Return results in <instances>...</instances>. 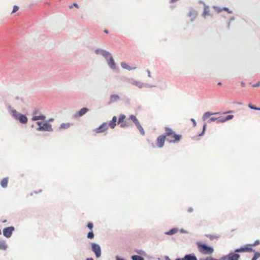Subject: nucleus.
Returning <instances> with one entry per match:
<instances>
[{
	"mask_svg": "<svg viewBox=\"0 0 260 260\" xmlns=\"http://www.w3.org/2000/svg\"><path fill=\"white\" fill-rule=\"evenodd\" d=\"M199 251L202 254L205 255H211L214 251L212 247L207 245L206 244L202 243L200 242L197 243Z\"/></svg>",
	"mask_w": 260,
	"mask_h": 260,
	"instance_id": "f257e3e1",
	"label": "nucleus"
},
{
	"mask_svg": "<svg viewBox=\"0 0 260 260\" xmlns=\"http://www.w3.org/2000/svg\"><path fill=\"white\" fill-rule=\"evenodd\" d=\"M166 133L164 135H166V137H171L174 138L173 140H170L169 138H167V141L169 143H177L178 142L181 137V135L176 134L174 131L171 128L166 127Z\"/></svg>",
	"mask_w": 260,
	"mask_h": 260,
	"instance_id": "f03ea898",
	"label": "nucleus"
},
{
	"mask_svg": "<svg viewBox=\"0 0 260 260\" xmlns=\"http://www.w3.org/2000/svg\"><path fill=\"white\" fill-rule=\"evenodd\" d=\"M125 80L128 81L132 85L135 86L139 88L152 87L153 86L143 83L142 82L133 78H125Z\"/></svg>",
	"mask_w": 260,
	"mask_h": 260,
	"instance_id": "7ed1b4c3",
	"label": "nucleus"
},
{
	"mask_svg": "<svg viewBox=\"0 0 260 260\" xmlns=\"http://www.w3.org/2000/svg\"><path fill=\"white\" fill-rule=\"evenodd\" d=\"M37 124L39 126V127L36 128L37 131L53 132V128L51 124L49 123L47 121H45L44 123L40 121H37Z\"/></svg>",
	"mask_w": 260,
	"mask_h": 260,
	"instance_id": "20e7f679",
	"label": "nucleus"
},
{
	"mask_svg": "<svg viewBox=\"0 0 260 260\" xmlns=\"http://www.w3.org/2000/svg\"><path fill=\"white\" fill-rule=\"evenodd\" d=\"M91 250L94 253L96 257L99 258L101 256V248L100 246L95 243H91Z\"/></svg>",
	"mask_w": 260,
	"mask_h": 260,
	"instance_id": "39448f33",
	"label": "nucleus"
},
{
	"mask_svg": "<svg viewBox=\"0 0 260 260\" xmlns=\"http://www.w3.org/2000/svg\"><path fill=\"white\" fill-rule=\"evenodd\" d=\"M202 16L204 19H207L208 17H213V14L210 12V8L207 4H204V10L202 14Z\"/></svg>",
	"mask_w": 260,
	"mask_h": 260,
	"instance_id": "423d86ee",
	"label": "nucleus"
},
{
	"mask_svg": "<svg viewBox=\"0 0 260 260\" xmlns=\"http://www.w3.org/2000/svg\"><path fill=\"white\" fill-rule=\"evenodd\" d=\"M15 230L14 226H9L5 228L3 230V235L6 238H10L13 233V232Z\"/></svg>",
	"mask_w": 260,
	"mask_h": 260,
	"instance_id": "0eeeda50",
	"label": "nucleus"
},
{
	"mask_svg": "<svg viewBox=\"0 0 260 260\" xmlns=\"http://www.w3.org/2000/svg\"><path fill=\"white\" fill-rule=\"evenodd\" d=\"M8 112L11 117L15 120H16L18 117L21 114L16 110L13 109L11 106H9L8 107Z\"/></svg>",
	"mask_w": 260,
	"mask_h": 260,
	"instance_id": "6e6552de",
	"label": "nucleus"
},
{
	"mask_svg": "<svg viewBox=\"0 0 260 260\" xmlns=\"http://www.w3.org/2000/svg\"><path fill=\"white\" fill-rule=\"evenodd\" d=\"M198 15V12L197 11L190 9L189 12L187 14V16L190 17V22L192 23L194 21Z\"/></svg>",
	"mask_w": 260,
	"mask_h": 260,
	"instance_id": "1a4fd4ad",
	"label": "nucleus"
},
{
	"mask_svg": "<svg viewBox=\"0 0 260 260\" xmlns=\"http://www.w3.org/2000/svg\"><path fill=\"white\" fill-rule=\"evenodd\" d=\"M108 129V125L107 123L104 122L101 124L99 127L94 129V132L96 133H102Z\"/></svg>",
	"mask_w": 260,
	"mask_h": 260,
	"instance_id": "9d476101",
	"label": "nucleus"
},
{
	"mask_svg": "<svg viewBox=\"0 0 260 260\" xmlns=\"http://www.w3.org/2000/svg\"><path fill=\"white\" fill-rule=\"evenodd\" d=\"M105 58H106L109 67L112 70L115 69L116 64L111 55L109 53V56Z\"/></svg>",
	"mask_w": 260,
	"mask_h": 260,
	"instance_id": "9b49d317",
	"label": "nucleus"
},
{
	"mask_svg": "<svg viewBox=\"0 0 260 260\" xmlns=\"http://www.w3.org/2000/svg\"><path fill=\"white\" fill-rule=\"evenodd\" d=\"M166 139V135H161L157 139V146L158 148H162L164 145L165 140Z\"/></svg>",
	"mask_w": 260,
	"mask_h": 260,
	"instance_id": "f8f14e48",
	"label": "nucleus"
},
{
	"mask_svg": "<svg viewBox=\"0 0 260 260\" xmlns=\"http://www.w3.org/2000/svg\"><path fill=\"white\" fill-rule=\"evenodd\" d=\"M176 260H198L197 257L194 253L185 254L182 258H177Z\"/></svg>",
	"mask_w": 260,
	"mask_h": 260,
	"instance_id": "ddd939ff",
	"label": "nucleus"
},
{
	"mask_svg": "<svg viewBox=\"0 0 260 260\" xmlns=\"http://www.w3.org/2000/svg\"><path fill=\"white\" fill-rule=\"evenodd\" d=\"M16 120H17L20 123L24 124L27 122L28 118L25 115L21 113Z\"/></svg>",
	"mask_w": 260,
	"mask_h": 260,
	"instance_id": "4468645a",
	"label": "nucleus"
},
{
	"mask_svg": "<svg viewBox=\"0 0 260 260\" xmlns=\"http://www.w3.org/2000/svg\"><path fill=\"white\" fill-rule=\"evenodd\" d=\"M252 250V249L251 247H242L236 249L234 251V253H237L238 252H250Z\"/></svg>",
	"mask_w": 260,
	"mask_h": 260,
	"instance_id": "2eb2a0df",
	"label": "nucleus"
},
{
	"mask_svg": "<svg viewBox=\"0 0 260 260\" xmlns=\"http://www.w3.org/2000/svg\"><path fill=\"white\" fill-rule=\"evenodd\" d=\"M240 255L238 253L234 252H230L229 253V257L228 260H239Z\"/></svg>",
	"mask_w": 260,
	"mask_h": 260,
	"instance_id": "dca6fc26",
	"label": "nucleus"
},
{
	"mask_svg": "<svg viewBox=\"0 0 260 260\" xmlns=\"http://www.w3.org/2000/svg\"><path fill=\"white\" fill-rule=\"evenodd\" d=\"M73 125V123L70 122H67V123H62L60 126L59 127L58 129L59 131L62 130V129H67L69 128L71 126Z\"/></svg>",
	"mask_w": 260,
	"mask_h": 260,
	"instance_id": "f3484780",
	"label": "nucleus"
},
{
	"mask_svg": "<svg viewBox=\"0 0 260 260\" xmlns=\"http://www.w3.org/2000/svg\"><path fill=\"white\" fill-rule=\"evenodd\" d=\"M95 52L96 54H102L104 57H108L109 56V52L102 49H96L95 51Z\"/></svg>",
	"mask_w": 260,
	"mask_h": 260,
	"instance_id": "a211bd4d",
	"label": "nucleus"
},
{
	"mask_svg": "<svg viewBox=\"0 0 260 260\" xmlns=\"http://www.w3.org/2000/svg\"><path fill=\"white\" fill-rule=\"evenodd\" d=\"M120 99V97L117 94H112L110 96L109 103L117 102Z\"/></svg>",
	"mask_w": 260,
	"mask_h": 260,
	"instance_id": "6ab92c4d",
	"label": "nucleus"
},
{
	"mask_svg": "<svg viewBox=\"0 0 260 260\" xmlns=\"http://www.w3.org/2000/svg\"><path fill=\"white\" fill-rule=\"evenodd\" d=\"M117 117L114 116L113 117L112 119L109 123V126H110L111 128H114L116 125V121H117Z\"/></svg>",
	"mask_w": 260,
	"mask_h": 260,
	"instance_id": "aec40b11",
	"label": "nucleus"
},
{
	"mask_svg": "<svg viewBox=\"0 0 260 260\" xmlns=\"http://www.w3.org/2000/svg\"><path fill=\"white\" fill-rule=\"evenodd\" d=\"M218 114H219L218 112L211 113L210 112H206L204 114V115L202 117V119L204 121H205L207 118L209 117L210 116Z\"/></svg>",
	"mask_w": 260,
	"mask_h": 260,
	"instance_id": "412c9836",
	"label": "nucleus"
},
{
	"mask_svg": "<svg viewBox=\"0 0 260 260\" xmlns=\"http://www.w3.org/2000/svg\"><path fill=\"white\" fill-rule=\"evenodd\" d=\"M88 111L89 109L87 108H82L78 111L77 114L79 117H81L86 114Z\"/></svg>",
	"mask_w": 260,
	"mask_h": 260,
	"instance_id": "4be33fe9",
	"label": "nucleus"
},
{
	"mask_svg": "<svg viewBox=\"0 0 260 260\" xmlns=\"http://www.w3.org/2000/svg\"><path fill=\"white\" fill-rule=\"evenodd\" d=\"M179 230L177 228H173L168 232H166L165 234L167 235H173L178 232Z\"/></svg>",
	"mask_w": 260,
	"mask_h": 260,
	"instance_id": "5701e85b",
	"label": "nucleus"
},
{
	"mask_svg": "<svg viewBox=\"0 0 260 260\" xmlns=\"http://www.w3.org/2000/svg\"><path fill=\"white\" fill-rule=\"evenodd\" d=\"M8 178L7 177L5 178L1 181V186L4 188H6L8 186Z\"/></svg>",
	"mask_w": 260,
	"mask_h": 260,
	"instance_id": "b1692460",
	"label": "nucleus"
},
{
	"mask_svg": "<svg viewBox=\"0 0 260 260\" xmlns=\"http://www.w3.org/2000/svg\"><path fill=\"white\" fill-rule=\"evenodd\" d=\"M8 245L5 241H0V250H6Z\"/></svg>",
	"mask_w": 260,
	"mask_h": 260,
	"instance_id": "393cba45",
	"label": "nucleus"
},
{
	"mask_svg": "<svg viewBox=\"0 0 260 260\" xmlns=\"http://www.w3.org/2000/svg\"><path fill=\"white\" fill-rule=\"evenodd\" d=\"M129 118L135 123L136 125L140 123L139 120L137 119L136 116L134 115H131Z\"/></svg>",
	"mask_w": 260,
	"mask_h": 260,
	"instance_id": "a878e982",
	"label": "nucleus"
},
{
	"mask_svg": "<svg viewBox=\"0 0 260 260\" xmlns=\"http://www.w3.org/2000/svg\"><path fill=\"white\" fill-rule=\"evenodd\" d=\"M45 118H46V117L44 115H41L39 116H34L32 117L31 120L32 121H37L39 120H44L45 119Z\"/></svg>",
	"mask_w": 260,
	"mask_h": 260,
	"instance_id": "bb28decb",
	"label": "nucleus"
},
{
	"mask_svg": "<svg viewBox=\"0 0 260 260\" xmlns=\"http://www.w3.org/2000/svg\"><path fill=\"white\" fill-rule=\"evenodd\" d=\"M121 67L123 68V69H126V70H127L128 71H130V70H132V69H135V68H131L129 66H128L126 63L125 62H122L121 63Z\"/></svg>",
	"mask_w": 260,
	"mask_h": 260,
	"instance_id": "cd10ccee",
	"label": "nucleus"
},
{
	"mask_svg": "<svg viewBox=\"0 0 260 260\" xmlns=\"http://www.w3.org/2000/svg\"><path fill=\"white\" fill-rule=\"evenodd\" d=\"M132 260H144V258L138 255H133L131 257Z\"/></svg>",
	"mask_w": 260,
	"mask_h": 260,
	"instance_id": "c85d7f7f",
	"label": "nucleus"
},
{
	"mask_svg": "<svg viewBox=\"0 0 260 260\" xmlns=\"http://www.w3.org/2000/svg\"><path fill=\"white\" fill-rule=\"evenodd\" d=\"M136 126H137V127L138 129V130L140 131L141 134H142L143 135H144L145 132H144V130L143 128L141 126V124L139 123L137 125H136Z\"/></svg>",
	"mask_w": 260,
	"mask_h": 260,
	"instance_id": "c756f323",
	"label": "nucleus"
},
{
	"mask_svg": "<svg viewBox=\"0 0 260 260\" xmlns=\"http://www.w3.org/2000/svg\"><path fill=\"white\" fill-rule=\"evenodd\" d=\"M136 126H137V127L138 129V130L140 131L141 134H142L143 135H144L145 132H144V130L143 128L141 126V124L139 123L137 125H136Z\"/></svg>",
	"mask_w": 260,
	"mask_h": 260,
	"instance_id": "7c9ffc66",
	"label": "nucleus"
},
{
	"mask_svg": "<svg viewBox=\"0 0 260 260\" xmlns=\"http://www.w3.org/2000/svg\"><path fill=\"white\" fill-rule=\"evenodd\" d=\"M135 251L137 253L141 255L145 256L146 255L145 251L142 249H137Z\"/></svg>",
	"mask_w": 260,
	"mask_h": 260,
	"instance_id": "2f4dec72",
	"label": "nucleus"
},
{
	"mask_svg": "<svg viewBox=\"0 0 260 260\" xmlns=\"http://www.w3.org/2000/svg\"><path fill=\"white\" fill-rule=\"evenodd\" d=\"M125 118V116L123 114H120L118 121V124H119L123 121L124 119Z\"/></svg>",
	"mask_w": 260,
	"mask_h": 260,
	"instance_id": "473e14b6",
	"label": "nucleus"
},
{
	"mask_svg": "<svg viewBox=\"0 0 260 260\" xmlns=\"http://www.w3.org/2000/svg\"><path fill=\"white\" fill-rule=\"evenodd\" d=\"M260 257V252L256 251L254 252L253 257L251 260H256L258 257Z\"/></svg>",
	"mask_w": 260,
	"mask_h": 260,
	"instance_id": "72a5a7b5",
	"label": "nucleus"
},
{
	"mask_svg": "<svg viewBox=\"0 0 260 260\" xmlns=\"http://www.w3.org/2000/svg\"><path fill=\"white\" fill-rule=\"evenodd\" d=\"M94 234H93L92 231L89 232L87 234V238L88 239H93L94 238Z\"/></svg>",
	"mask_w": 260,
	"mask_h": 260,
	"instance_id": "f704fd0d",
	"label": "nucleus"
},
{
	"mask_svg": "<svg viewBox=\"0 0 260 260\" xmlns=\"http://www.w3.org/2000/svg\"><path fill=\"white\" fill-rule=\"evenodd\" d=\"M248 107L251 109H252V110H260V108H257L251 104H249L248 105Z\"/></svg>",
	"mask_w": 260,
	"mask_h": 260,
	"instance_id": "c9c22d12",
	"label": "nucleus"
},
{
	"mask_svg": "<svg viewBox=\"0 0 260 260\" xmlns=\"http://www.w3.org/2000/svg\"><path fill=\"white\" fill-rule=\"evenodd\" d=\"M200 260H218V259H216L212 256H208L205 258H201V259H200Z\"/></svg>",
	"mask_w": 260,
	"mask_h": 260,
	"instance_id": "e433bc0d",
	"label": "nucleus"
},
{
	"mask_svg": "<svg viewBox=\"0 0 260 260\" xmlns=\"http://www.w3.org/2000/svg\"><path fill=\"white\" fill-rule=\"evenodd\" d=\"M235 18L234 17H231L230 19V21L229 22V23H228V28H230V25H231V22L235 20Z\"/></svg>",
	"mask_w": 260,
	"mask_h": 260,
	"instance_id": "4c0bfd02",
	"label": "nucleus"
},
{
	"mask_svg": "<svg viewBox=\"0 0 260 260\" xmlns=\"http://www.w3.org/2000/svg\"><path fill=\"white\" fill-rule=\"evenodd\" d=\"M234 117V116L233 115H229L226 116L225 118L226 121L230 120L232 119H233Z\"/></svg>",
	"mask_w": 260,
	"mask_h": 260,
	"instance_id": "58836bf2",
	"label": "nucleus"
},
{
	"mask_svg": "<svg viewBox=\"0 0 260 260\" xmlns=\"http://www.w3.org/2000/svg\"><path fill=\"white\" fill-rule=\"evenodd\" d=\"M19 9V7L17 6H14L13 7V11L12 12V14L15 13Z\"/></svg>",
	"mask_w": 260,
	"mask_h": 260,
	"instance_id": "ea45409f",
	"label": "nucleus"
},
{
	"mask_svg": "<svg viewBox=\"0 0 260 260\" xmlns=\"http://www.w3.org/2000/svg\"><path fill=\"white\" fill-rule=\"evenodd\" d=\"M223 10H224L225 11H226L229 14H232L233 13V11L230 10L229 8H228L226 7H223Z\"/></svg>",
	"mask_w": 260,
	"mask_h": 260,
	"instance_id": "a19ab883",
	"label": "nucleus"
},
{
	"mask_svg": "<svg viewBox=\"0 0 260 260\" xmlns=\"http://www.w3.org/2000/svg\"><path fill=\"white\" fill-rule=\"evenodd\" d=\"M87 227L90 229L91 230H92V229H93V224L91 222H88V224H87Z\"/></svg>",
	"mask_w": 260,
	"mask_h": 260,
	"instance_id": "79ce46f5",
	"label": "nucleus"
},
{
	"mask_svg": "<svg viewBox=\"0 0 260 260\" xmlns=\"http://www.w3.org/2000/svg\"><path fill=\"white\" fill-rule=\"evenodd\" d=\"M214 8L217 10L218 13H220L223 10V8L221 9L216 6H214Z\"/></svg>",
	"mask_w": 260,
	"mask_h": 260,
	"instance_id": "37998d69",
	"label": "nucleus"
},
{
	"mask_svg": "<svg viewBox=\"0 0 260 260\" xmlns=\"http://www.w3.org/2000/svg\"><path fill=\"white\" fill-rule=\"evenodd\" d=\"M217 118H215V117H211V118L208 120V122L209 123H211V122H212V121H215L216 120H217Z\"/></svg>",
	"mask_w": 260,
	"mask_h": 260,
	"instance_id": "c03bdc74",
	"label": "nucleus"
},
{
	"mask_svg": "<svg viewBox=\"0 0 260 260\" xmlns=\"http://www.w3.org/2000/svg\"><path fill=\"white\" fill-rule=\"evenodd\" d=\"M228 257H229V254L226 255H224L223 256H222L220 258V260H228Z\"/></svg>",
	"mask_w": 260,
	"mask_h": 260,
	"instance_id": "a18cd8bd",
	"label": "nucleus"
},
{
	"mask_svg": "<svg viewBox=\"0 0 260 260\" xmlns=\"http://www.w3.org/2000/svg\"><path fill=\"white\" fill-rule=\"evenodd\" d=\"M260 243V241L258 240H256L254 243L252 244L251 245L252 246H255V245H258Z\"/></svg>",
	"mask_w": 260,
	"mask_h": 260,
	"instance_id": "49530a36",
	"label": "nucleus"
},
{
	"mask_svg": "<svg viewBox=\"0 0 260 260\" xmlns=\"http://www.w3.org/2000/svg\"><path fill=\"white\" fill-rule=\"evenodd\" d=\"M226 121V120H225V118H223V119H220V120H218L217 121V122L219 123V122H224Z\"/></svg>",
	"mask_w": 260,
	"mask_h": 260,
	"instance_id": "de8ad7c7",
	"label": "nucleus"
},
{
	"mask_svg": "<svg viewBox=\"0 0 260 260\" xmlns=\"http://www.w3.org/2000/svg\"><path fill=\"white\" fill-rule=\"evenodd\" d=\"M179 231L180 232V233H184V234H186V233H187V232L185 230H184V229H181L179 230Z\"/></svg>",
	"mask_w": 260,
	"mask_h": 260,
	"instance_id": "09e8293b",
	"label": "nucleus"
},
{
	"mask_svg": "<svg viewBox=\"0 0 260 260\" xmlns=\"http://www.w3.org/2000/svg\"><path fill=\"white\" fill-rule=\"evenodd\" d=\"M259 85H260V82H259L255 84H253L252 85V86L254 87H257L259 86Z\"/></svg>",
	"mask_w": 260,
	"mask_h": 260,
	"instance_id": "8fccbe9b",
	"label": "nucleus"
},
{
	"mask_svg": "<svg viewBox=\"0 0 260 260\" xmlns=\"http://www.w3.org/2000/svg\"><path fill=\"white\" fill-rule=\"evenodd\" d=\"M191 121H192L193 126H195L197 125V122L193 118H191Z\"/></svg>",
	"mask_w": 260,
	"mask_h": 260,
	"instance_id": "3c124183",
	"label": "nucleus"
},
{
	"mask_svg": "<svg viewBox=\"0 0 260 260\" xmlns=\"http://www.w3.org/2000/svg\"><path fill=\"white\" fill-rule=\"evenodd\" d=\"M115 258H116V260H124L123 258L120 257L118 255L116 256Z\"/></svg>",
	"mask_w": 260,
	"mask_h": 260,
	"instance_id": "603ef678",
	"label": "nucleus"
},
{
	"mask_svg": "<svg viewBox=\"0 0 260 260\" xmlns=\"http://www.w3.org/2000/svg\"><path fill=\"white\" fill-rule=\"evenodd\" d=\"M73 6L75 7V8H79V6L78 5V4L77 3H74L73 4Z\"/></svg>",
	"mask_w": 260,
	"mask_h": 260,
	"instance_id": "864d4df0",
	"label": "nucleus"
},
{
	"mask_svg": "<svg viewBox=\"0 0 260 260\" xmlns=\"http://www.w3.org/2000/svg\"><path fill=\"white\" fill-rule=\"evenodd\" d=\"M193 211V209L192 208H189L188 209V212H189V213H191Z\"/></svg>",
	"mask_w": 260,
	"mask_h": 260,
	"instance_id": "5fc2aeb1",
	"label": "nucleus"
},
{
	"mask_svg": "<svg viewBox=\"0 0 260 260\" xmlns=\"http://www.w3.org/2000/svg\"><path fill=\"white\" fill-rule=\"evenodd\" d=\"M206 128V124H204L203 127V131H205Z\"/></svg>",
	"mask_w": 260,
	"mask_h": 260,
	"instance_id": "6e6d98bb",
	"label": "nucleus"
},
{
	"mask_svg": "<svg viewBox=\"0 0 260 260\" xmlns=\"http://www.w3.org/2000/svg\"><path fill=\"white\" fill-rule=\"evenodd\" d=\"M199 3L200 4H203L204 5V4H205V3H204L202 0H200V1H199Z\"/></svg>",
	"mask_w": 260,
	"mask_h": 260,
	"instance_id": "4d7b16f0",
	"label": "nucleus"
},
{
	"mask_svg": "<svg viewBox=\"0 0 260 260\" xmlns=\"http://www.w3.org/2000/svg\"><path fill=\"white\" fill-rule=\"evenodd\" d=\"M205 131H202V133L199 135L200 136H202L204 135Z\"/></svg>",
	"mask_w": 260,
	"mask_h": 260,
	"instance_id": "13d9d810",
	"label": "nucleus"
},
{
	"mask_svg": "<svg viewBox=\"0 0 260 260\" xmlns=\"http://www.w3.org/2000/svg\"><path fill=\"white\" fill-rule=\"evenodd\" d=\"M179 1V0H171V1H170V3H175V2H177V1Z\"/></svg>",
	"mask_w": 260,
	"mask_h": 260,
	"instance_id": "bf43d9fd",
	"label": "nucleus"
},
{
	"mask_svg": "<svg viewBox=\"0 0 260 260\" xmlns=\"http://www.w3.org/2000/svg\"><path fill=\"white\" fill-rule=\"evenodd\" d=\"M53 121V118H50V119H48V121H47V122H52Z\"/></svg>",
	"mask_w": 260,
	"mask_h": 260,
	"instance_id": "052dcab7",
	"label": "nucleus"
},
{
	"mask_svg": "<svg viewBox=\"0 0 260 260\" xmlns=\"http://www.w3.org/2000/svg\"><path fill=\"white\" fill-rule=\"evenodd\" d=\"M147 73H148V76L149 77H151V75H150V72L149 71L147 70Z\"/></svg>",
	"mask_w": 260,
	"mask_h": 260,
	"instance_id": "680f3d73",
	"label": "nucleus"
},
{
	"mask_svg": "<svg viewBox=\"0 0 260 260\" xmlns=\"http://www.w3.org/2000/svg\"><path fill=\"white\" fill-rule=\"evenodd\" d=\"M165 259H166V260H171L170 259V258L169 257V256H165Z\"/></svg>",
	"mask_w": 260,
	"mask_h": 260,
	"instance_id": "e2e57ef3",
	"label": "nucleus"
},
{
	"mask_svg": "<svg viewBox=\"0 0 260 260\" xmlns=\"http://www.w3.org/2000/svg\"><path fill=\"white\" fill-rule=\"evenodd\" d=\"M86 260H94L93 258L90 257V258H87Z\"/></svg>",
	"mask_w": 260,
	"mask_h": 260,
	"instance_id": "0e129e2a",
	"label": "nucleus"
},
{
	"mask_svg": "<svg viewBox=\"0 0 260 260\" xmlns=\"http://www.w3.org/2000/svg\"><path fill=\"white\" fill-rule=\"evenodd\" d=\"M104 32H105V33H106V34H108V30H107V29H105V30H104Z\"/></svg>",
	"mask_w": 260,
	"mask_h": 260,
	"instance_id": "69168bd1",
	"label": "nucleus"
},
{
	"mask_svg": "<svg viewBox=\"0 0 260 260\" xmlns=\"http://www.w3.org/2000/svg\"><path fill=\"white\" fill-rule=\"evenodd\" d=\"M241 85L243 86H245V83L243 82H241Z\"/></svg>",
	"mask_w": 260,
	"mask_h": 260,
	"instance_id": "338daca9",
	"label": "nucleus"
},
{
	"mask_svg": "<svg viewBox=\"0 0 260 260\" xmlns=\"http://www.w3.org/2000/svg\"><path fill=\"white\" fill-rule=\"evenodd\" d=\"M232 112H233L232 111H229L227 112L226 113H232Z\"/></svg>",
	"mask_w": 260,
	"mask_h": 260,
	"instance_id": "774afa93",
	"label": "nucleus"
}]
</instances>
